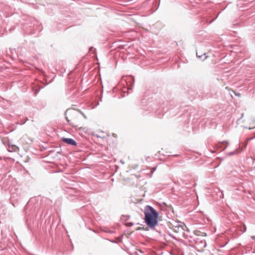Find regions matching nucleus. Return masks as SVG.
<instances>
[{
  "label": "nucleus",
  "instance_id": "obj_11",
  "mask_svg": "<svg viewBox=\"0 0 255 255\" xmlns=\"http://www.w3.org/2000/svg\"><path fill=\"white\" fill-rule=\"evenodd\" d=\"M221 197L223 198V194H222V192H221Z\"/></svg>",
  "mask_w": 255,
  "mask_h": 255
},
{
  "label": "nucleus",
  "instance_id": "obj_3",
  "mask_svg": "<svg viewBox=\"0 0 255 255\" xmlns=\"http://www.w3.org/2000/svg\"><path fill=\"white\" fill-rule=\"evenodd\" d=\"M196 245L197 247H199L202 250L203 248H205L206 246V243L204 240H201L199 242L197 241L196 242Z\"/></svg>",
  "mask_w": 255,
  "mask_h": 255
},
{
  "label": "nucleus",
  "instance_id": "obj_9",
  "mask_svg": "<svg viewBox=\"0 0 255 255\" xmlns=\"http://www.w3.org/2000/svg\"><path fill=\"white\" fill-rule=\"evenodd\" d=\"M197 56L198 57H201L202 56V55H198V53L197 52Z\"/></svg>",
  "mask_w": 255,
  "mask_h": 255
},
{
  "label": "nucleus",
  "instance_id": "obj_7",
  "mask_svg": "<svg viewBox=\"0 0 255 255\" xmlns=\"http://www.w3.org/2000/svg\"><path fill=\"white\" fill-rule=\"evenodd\" d=\"M247 145V143H245V145H244V146H243V147L242 148V149L240 151H242V150H244V148H245L246 147Z\"/></svg>",
  "mask_w": 255,
  "mask_h": 255
},
{
  "label": "nucleus",
  "instance_id": "obj_6",
  "mask_svg": "<svg viewBox=\"0 0 255 255\" xmlns=\"http://www.w3.org/2000/svg\"><path fill=\"white\" fill-rule=\"evenodd\" d=\"M227 143V145L226 146L223 148V150L225 149L226 148V147L228 146V141H223L221 143V144H224V143Z\"/></svg>",
  "mask_w": 255,
  "mask_h": 255
},
{
  "label": "nucleus",
  "instance_id": "obj_1",
  "mask_svg": "<svg viewBox=\"0 0 255 255\" xmlns=\"http://www.w3.org/2000/svg\"><path fill=\"white\" fill-rule=\"evenodd\" d=\"M144 221L150 228H154L158 223V212L150 206H146L144 209Z\"/></svg>",
  "mask_w": 255,
  "mask_h": 255
},
{
  "label": "nucleus",
  "instance_id": "obj_2",
  "mask_svg": "<svg viewBox=\"0 0 255 255\" xmlns=\"http://www.w3.org/2000/svg\"><path fill=\"white\" fill-rule=\"evenodd\" d=\"M62 141L64 142L67 143V144H69L70 145H77V142L72 138H63L62 139Z\"/></svg>",
  "mask_w": 255,
  "mask_h": 255
},
{
  "label": "nucleus",
  "instance_id": "obj_10",
  "mask_svg": "<svg viewBox=\"0 0 255 255\" xmlns=\"http://www.w3.org/2000/svg\"><path fill=\"white\" fill-rule=\"evenodd\" d=\"M66 119L67 122L69 123L70 121L68 120V118L66 117Z\"/></svg>",
  "mask_w": 255,
  "mask_h": 255
},
{
  "label": "nucleus",
  "instance_id": "obj_4",
  "mask_svg": "<svg viewBox=\"0 0 255 255\" xmlns=\"http://www.w3.org/2000/svg\"><path fill=\"white\" fill-rule=\"evenodd\" d=\"M240 152H241V151H240L239 148H238L233 151L227 153V155L228 156H232V155L238 154L240 153Z\"/></svg>",
  "mask_w": 255,
  "mask_h": 255
},
{
  "label": "nucleus",
  "instance_id": "obj_5",
  "mask_svg": "<svg viewBox=\"0 0 255 255\" xmlns=\"http://www.w3.org/2000/svg\"><path fill=\"white\" fill-rule=\"evenodd\" d=\"M194 233L195 235H196L197 236H200V235L204 236V233H202L198 230L194 231Z\"/></svg>",
  "mask_w": 255,
  "mask_h": 255
},
{
  "label": "nucleus",
  "instance_id": "obj_8",
  "mask_svg": "<svg viewBox=\"0 0 255 255\" xmlns=\"http://www.w3.org/2000/svg\"><path fill=\"white\" fill-rule=\"evenodd\" d=\"M206 53H204V56H205V58H204V59H203L204 60L205 59H206L208 57V56H206Z\"/></svg>",
  "mask_w": 255,
  "mask_h": 255
}]
</instances>
